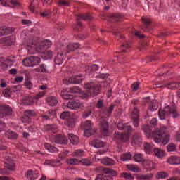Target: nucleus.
<instances>
[{"instance_id": "nucleus-1", "label": "nucleus", "mask_w": 180, "mask_h": 180, "mask_svg": "<svg viewBox=\"0 0 180 180\" xmlns=\"http://www.w3.org/2000/svg\"><path fill=\"white\" fill-rule=\"evenodd\" d=\"M84 88L86 91L80 93L82 99H86V98H89L91 95L96 96L97 95H99L101 91H102V86L100 85L95 86V84L92 82L84 84Z\"/></svg>"}, {"instance_id": "nucleus-2", "label": "nucleus", "mask_w": 180, "mask_h": 180, "mask_svg": "<svg viewBox=\"0 0 180 180\" xmlns=\"http://www.w3.org/2000/svg\"><path fill=\"white\" fill-rule=\"evenodd\" d=\"M141 130H143L147 136V137H153V136H155V134L160 135V133L164 134L165 133V127H162L160 129H157L155 131H153V127H150L148 125H143L141 127Z\"/></svg>"}, {"instance_id": "nucleus-3", "label": "nucleus", "mask_w": 180, "mask_h": 180, "mask_svg": "<svg viewBox=\"0 0 180 180\" xmlns=\"http://www.w3.org/2000/svg\"><path fill=\"white\" fill-rule=\"evenodd\" d=\"M70 93L67 91H62L60 94L63 96V99L66 101H72V99H75V95L72 94H79L81 92V89L78 86H73L70 89Z\"/></svg>"}, {"instance_id": "nucleus-4", "label": "nucleus", "mask_w": 180, "mask_h": 180, "mask_svg": "<svg viewBox=\"0 0 180 180\" xmlns=\"http://www.w3.org/2000/svg\"><path fill=\"white\" fill-rule=\"evenodd\" d=\"M83 81L84 76L82 75V74H79L77 75L72 76L68 79H64L63 84L65 85H68L69 84H71L72 85H78L79 84H82Z\"/></svg>"}, {"instance_id": "nucleus-5", "label": "nucleus", "mask_w": 180, "mask_h": 180, "mask_svg": "<svg viewBox=\"0 0 180 180\" xmlns=\"http://www.w3.org/2000/svg\"><path fill=\"white\" fill-rule=\"evenodd\" d=\"M49 140L51 143H55L56 144H60L65 146L68 144V139L67 136L63 134L52 135L50 136Z\"/></svg>"}, {"instance_id": "nucleus-6", "label": "nucleus", "mask_w": 180, "mask_h": 180, "mask_svg": "<svg viewBox=\"0 0 180 180\" xmlns=\"http://www.w3.org/2000/svg\"><path fill=\"white\" fill-rule=\"evenodd\" d=\"M160 135H158V134L153 135L152 136V137H155L154 138L155 143H162V144L165 146V144H167L169 142V135L167 134V128H165L164 134H161V132H160ZM157 136L158 137H155Z\"/></svg>"}, {"instance_id": "nucleus-7", "label": "nucleus", "mask_w": 180, "mask_h": 180, "mask_svg": "<svg viewBox=\"0 0 180 180\" xmlns=\"http://www.w3.org/2000/svg\"><path fill=\"white\" fill-rule=\"evenodd\" d=\"M113 137L115 140L122 141V143H129V140H130V134L127 132H115Z\"/></svg>"}, {"instance_id": "nucleus-8", "label": "nucleus", "mask_w": 180, "mask_h": 180, "mask_svg": "<svg viewBox=\"0 0 180 180\" xmlns=\"http://www.w3.org/2000/svg\"><path fill=\"white\" fill-rule=\"evenodd\" d=\"M131 144L133 147H140L143 144V138H141V134L136 132L132 135Z\"/></svg>"}, {"instance_id": "nucleus-9", "label": "nucleus", "mask_w": 180, "mask_h": 180, "mask_svg": "<svg viewBox=\"0 0 180 180\" xmlns=\"http://www.w3.org/2000/svg\"><path fill=\"white\" fill-rule=\"evenodd\" d=\"M100 18L103 20H107V22H120L122 20V15L119 14L108 13L107 18H109V19L108 20L105 15H100Z\"/></svg>"}, {"instance_id": "nucleus-10", "label": "nucleus", "mask_w": 180, "mask_h": 180, "mask_svg": "<svg viewBox=\"0 0 180 180\" xmlns=\"http://www.w3.org/2000/svg\"><path fill=\"white\" fill-rule=\"evenodd\" d=\"M84 106V104L79 100L70 101L68 103V108L72 110H78Z\"/></svg>"}, {"instance_id": "nucleus-11", "label": "nucleus", "mask_w": 180, "mask_h": 180, "mask_svg": "<svg viewBox=\"0 0 180 180\" xmlns=\"http://www.w3.org/2000/svg\"><path fill=\"white\" fill-rule=\"evenodd\" d=\"M100 131L104 137H108L109 136V122L107 121L101 122Z\"/></svg>"}, {"instance_id": "nucleus-12", "label": "nucleus", "mask_w": 180, "mask_h": 180, "mask_svg": "<svg viewBox=\"0 0 180 180\" xmlns=\"http://www.w3.org/2000/svg\"><path fill=\"white\" fill-rule=\"evenodd\" d=\"M67 58V53L65 51H62L60 53H58L57 56L55 57V64H57L58 65H61L63 64V62L64 60Z\"/></svg>"}, {"instance_id": "nucleus-13", "label": "nucleus", "mask_w": 180, "mask_h": 180, "mask_svg": "<svg viewBox=\"0 0 180 180\" xmlns=\"http://www.w3.org/2000/svg\"><path fill=\"white\" fill-rule=\"evenodd\" d=\"M90 144L95 148H104V147H106V143L100 139H94L90 141Z\"/></svg>"}, {"instance_id": "nucleus-14", "label": "nucleus", "mask_w": 180, "mask_h": 180, "mask_svg": "<svg viewBox=\"0 0 180 180\" xmlns=\"http://www.w3.org/2000/svg\"><path fill=\"white\" fill-rule=\"evenodd\" d=\"M169 112H171V107L169 105L165 107L163 110H159L158 115L160 120H164L165 116H169Z\"/></svg>"}, {"instance_id": "nucleus-15", "label": "nucleus", "mask_w": 180, "mask_h": 180, "mask_svg": "<svg viewBox=\"0 0 180 180\" xmlns=\"http://www.w3.org/2000/svg\"><path fill=\"white\" fill-rule=\"evenodd\" d=\"M143 165L144 169H146V171L150 172L153 171V169H155V163H154V162L151 160H145V161H143Z\"/></svg>"}, {"instance_id": "nucleus-16", "label": "nucleus", "mask_w": 180, "mask_h": 180, "mask_svg": "<svg viewBox=\"0 0 180 180\" xmlns=\"http://www.w3.org/2000/svg\"><path fill=\"white\" fill-rule=\"evenodd\" d=\"M142 21L145 25L142 26L141 29L144 32H150V26H151V23H153L151 20L146 17H142Z\"/></svg>"}, {"instance_id": "nucleus-17", "label": "nucleus", "mask_w": 180, "mask_h": 180, "mask_svg": "<svg viewBox=\"0 0 180 180\" xmlns=\"http://www.w3.org/2000/svg\"><path fill=\"white\" fill-rule=\"evenodd\" d=\"M89 20L92 21L94 20V16H92V14L90 13H86L84 14H78L77 18H76V20Z\"/></svg>"}, {"instance_id": "nucleus-18", "label": "nucleus", "mask_w": 180, "mask_h": 180, "mask_svg": "<svg viewBox=\"0 0 180 180\" xmlns=\"http://www.w3.org/2000/svg\"><path fill=\"white\" fill-rule=\"evenodd\" d=\"M4 164L7 169H10V171H15L16 166L15 165V162H13V160L11 158H7L4 162Z\"/></svg>"}, {"instance_id": "nucleus-19", "label": "nucleus", "mask_w": 180, "mask_h": 180, "mask_svg": "<svg viewBox=\"0 0 180 180\" xmlns=\"http://www.w3.org/2000/svg\"><path fill=\"white\" fill-rule=\"evenodd\" d=\"M167 162L170 165H180V157L179 156H171L167 159Z\"/></svg>"}, {"instance_id": "nucleus-20", "label": "nucleus", "mask_w": 180, "mask_h": 180, "mask_svg": "<svg viewBox=\"0 0 180 180\" xmlns=\"http://www.w3.org/2000/svg\"><path fill=\"white\" fill-rule=\"evenodd\" d=\"M37 51H39L41 54H44V57H49V58H51V55L53 54V52L51 51H47L44 50V46L40 45L39 48L37 49Z\"/></svg>"}, {"instance_id": "nucleus-21", "label": "nucleus", "mask_w": 180, "mask_h": 180, "mask_svg": "<svg viewBox=\"0 0 180 180\" xmlns=\"http://www.w3.org/2000/svg\"><path fill=\"white\" fill-rule=\"evenodd\" d=\"M101 164L106 165L108 167H112V165H115V162L113 159L110 158L105 157L101 160Z\"/></svg>"}, {"instance_id": "nucleus-22", "label": "nucleus", "mask_w": 180, "mask_h": 180, "mask_svg": "<svg viewBox=\"0 0 180 180\" xmlns=\"http://www.w3.org/2000/svg\"><path fill=\"white\" fill-rule=\"evenodd\" d=\"M34 103V98L32 96H26L22 98V105L29 106Z\"/></svg>"}, {"instance_id": "nucleus-23", "label": "nucleus", "mask_w": 180, "mask_h": 180, "mask_svg": "<svg viewBox=\"0 0 180 180\" xmlns=\"http://www.w3.org/2000/svg\"><path fill=\"white\" fill-rule=\"evenodd\" d=\"M15 32V28H11V27H2L0 29V34L1 36H6L7 34H11V33H13Z\"/></svg>"}, {"instance_id": "nucleus-24", "label": "nucleus", "mask_w": 180, "mask_h": 180, "mask_svg": "<svg viewBox=\"0 0 180 180\" xmlns=\"http://www.w3.org/2000/svg\"><path fill=\"white\" fill-rule=\"evenodd\" d=\"M44 131H51V133H57L58 131V129L57 127H56V125L48 124L46 125H44Z\"/></svg>"}, {"instance_id": "nucleus-25", "label": "nucleus", "mask_w": 180, "mask_h": 180, "mask_svg": "<svg viewBox=\"0 0 180 180\" xmlns=\"http://www.w3.org/2000/svg\"><path fill=\"white\" fill-rule=\"evenodd\" d=\"M126 168H127V169L129 171H131V172H135L136 174L141 172V169L139 168V166L136 165L128 164L126 165Z\"/></svg>"}, {"instance_id": "nucleus-26", "label": "nucleus", "mask_w": 180, "mask_h": 180, "mask_svg": "<svg viewBox=\"0 0 180 180\" xmlns=\"http://www.w3.org/2000/svg\"><path fill=\"white\" fill-rule=\"evenodd\" d=\"M79 43H73L70 44L67 46L66 52L67 54L70 53V51H74L75 50H77V49H79Z\"/></svg>"}, {"instance_id": "nucleus-27", "label": "nucleus", "mask_w": 180, "mask_h": 180, "mask_svg": "<svg viewBox=\"0 0 180 180\" xmlns=\"http://www.w3.org/2000/svg\"><path fill=\"white\" fill-rule=\"evenodd\" d=\"M77 122V120L74 117L68 118L65 122V124L69 127V129H72L73 127H75V123Z\"/></svg>"}, {"instance_id": "nucleus-28", "label": "nucleus", "mask_w": 180, "mask_h": 180, "mask_svg": "<svg viewBox=\"0 0 180 180\" xmlns=\"http://www.w3.org/2000/svg\"><path fill=\"white\" fill-rule=\"evenodd\" d=\"M153 176H154V174L153 173H148L146 174H141L139 176H136V179H138V180H151V179H153Z\"/></svg>"}, {"instance_id": "nucleus-29", "label": "nucleus", "mask_w": 180, "mask_h": 180, "mask_svg": "<svg viewBox=\"0 0 180 180\" xmlns=\"http://www.w3.org/2000/svg\"><path fill=\"white\" fill-rule=\"evenodd\" d=\"M113 109H115V105L111 104L108 108H107L106 107H103L102 109V112L104 115H107L109 117L112 115Z\"/></svg>"}, {"instance_id": "nucleus-30", "label": "nucleus", "mask_w": 180, "mask_h": 180, "mask_svg": "<svg viewBox=\"0 0 180 180\" xmlns=\"http://www.w3.org/2000/svg\"><path fill=\"white\" fill-rule=\"evenodd\" d=\"M109 74L108 73H101L98 75L96 76V78L98 82H106Z\"/></svg>"}, {"instance_id": "nucleus-31", "label": "nucleus", "mask_w": 180, "mask_h": 180, "mask_svg": "<svg viewBox=\"0 0 180 180\" xmlns=\"http://www.w3.org/2000/svg\"><path fill=\"white\" fill-rule=\"evenodd\" d=\"M46 102L49 104V106H56L58 103V101L56 97L49 96L46 98Z\"/></svg>"}, {"instance_id": "nucleus-32", "label": "nucleus", "mask_w": 180, "mask_h": 180, "mask_svg": "<svg viewBox=\"0 0 180 180\" xmlns=\"http://www.w3.org/2000/svg\"><path fill=\"white\" fill-rule=\"evenodd\" d=\"M5 136L7 137V139H10L11 140H15V139H18V134L11 130L7 131L5 133Z\"/></svg>"}, {"instance_id": "nucleus-33", "label": "nucleus", "mask_w": 180, "mask_h": 180, "mask_svg": "<svg viewBox=\"0 0 180 180\" xmlns=\"http://www.w3.org/2000/svg\"><path fill=\"white\" fill-rule=\"evenodd\" d=\"M36 8H39V1L34 0L29 6V9L31 11V12H32V13H36Z\"/></svg>"}, {"instance_id": "nucleus-34", "label": "nucleus", "mask_w": 180, "mask_h": 180, "mask_svg": "<svg viewBox=\"0 0 180 180\" xmlns=\"http://www.w3.org/2000/svg\"><path fill=\"white\" fill-rule=\"evenodd\" d=\"M45 148L48 150L49 153H58V148L54 146H51L50 143H45Z\"/></svg>"}, {"instance_id": "nucleus-35", "label": "nucleus", "mask_w": 180, "mask_h": 180, "mask_svg": "<svg viewBox=\"0 0 180 180\" xmlns=\"http://www.w3.org/2000/svg\"><path fill=\"white\" fill-rule=\"evenodd\" d=\"M2 110L5 116H11V115H12V108L9 107V105H4Z\"/></svg>"}, {"instance_id": "nucleus-36", "label": "nucleus", "mask_w": 180, "mask_h": 180, "mask_svg": "<svg viewBox=\"0 0 180 180\" xmlns=\"http://www.w3.org/2000/svg\"><path fill=\"white\" fill-rule=\"evenodd\" d=\"M169 115H172L174 119H176V117H179V113H178V110H176V108L174 105L170 107Z\"/></svg>"}, {"instance_id": "nucleus-37", "label": "nucleus", "mask_w": 180, "mask_h": 180, "mask_svg": "<svg viewBox=\"0 0 180 180\" xmlns=\"http://www.w3.org/2000/svg\"><path fill=\"white\" fill-rule=\"evenodd\" d=\"M106 174L107 175H109L111 174L112 176H117V172L115 171L112 169L108 168V167H104V173Z\"/></svg>"}, {"instance_id": "nucleus-38", "label": "nucleus", "mask_w": 180, "mask_h": 180, "mask_svg": "<svg viewBox=\"0 0 180 180\" xmlns=\"http://www.w3.org/2000/svg\"><path fill=\"white\" fill-rule=\"evenodd\" d=\"M134 160L136 162H142L143 163L146 159L143 158V155L140 153L135 154L134 156Z\"/></svg>"}, {"instance_id": "nucleus-39", "label": "nucleus", "mask_w": 180, "mask_h": 180, "mask_svg": "<svg viewBox=\"0 0 180 180\" xmlns=\"http://www.w3.org/2000/svg\"><path fill=\"white\" fill-rule=\"evenodd\" d=\"M157 179H165L168 178V173L165 172H159L156 174Z\"/></svg>"}, {"instance_id": "nucleus-40", "label": "nucleus", "mask_w": 180, "mask_h": 180, "mask_svg": "<svg viewBox=\"0 0 180 180\" xmlns=\"http://www.w3.org/2000/svg\"><path fill=\"white\" fill-rule=\"evenodd\" d=\"M95 133H96V129H92V128H91L89 129H85L84 135L85 137H91V136L95 134Z\"/></svg>"}, {"instance_id": "nucleus-41", "label": "nucleus", "mask_w": 180, "mask_h": 180, "mask_svg": "<svg viewBox=\"0 0 180 180\" xmlns=\"http://www.w3.org/2000/svg\"><path fill=\"white\" fill-rule=\"evenodd\" d=\"M95 180H113V178H112V176H105L103 174H98L96 176Z\"/></svg>"}, {"instance_id": "nucleus-42", "label": "nucleus", "mask_w": 180, "mask_h": 180, "mask_svg": "<svg viewBox=\"0 0 180 180\" xmlns=\"http://www.w3.org/2000/svg\"><path fill=\"white\" fill-rule=\"evenodd\" d=\"M121 178L129 180H134V176H133L130 173L122 172L120 174Z\"/></svg>"}, {"instance_id": "nucleus-43", "label": "nucleus", "mask_w": 180, "mask_h": 180, "mask_svg": "<svg viewBox=\"0 0 180 180\" xmlns=\"http://www.w3.org/2000/svg\"><path fill=\"white\" fill-rule=\"evenodd\" d=\"M167 86L169 89H176L180 88V83L169 82L167 84Z\"/></svg>"}, {"instance_id": "nucleus-44", "label": "nucleus", "mask_w": 180, "mask_h": 180, "mask_svg": "<svg viewBox=\"0 0 180 180\" xmlns=\"http://www.w3.org/2000/svg\"><path fill=\"white\" fill-rule=\"evenodd\" d=\"M67 162L69 165H78L81 161L77 158H70L67 160Z\"/></svg>"}, {"instance_id": "nucleus-45", "label": "nucleus", "mask_w": 180, "mask_h": 180, "mask_svg": "<svg viewBox=\"0 0 180 180\" xmlns=\"http://www.w3.org/2000/svg\"><path fill=\"white\" fill-rule=\"evenodd\" d=\"M30 58L32 67H34V65H38L41 61L40 58L37 56H30Z\"/></svg>"}, {"instance_id": "nucleus-46", "label": "nucleus", "mask_w": 180, "mask_h": 180, "mask_svg": "<svg viewBox=\"0 0 180 180\" xmlns=\"http://www.w3.org/2000/svg\"><path fill=\"white\" fill-rule=\"evenodd\" d=\"M22 64L25 67H33L30 56L22 60Z\"/></svg>"}, {"instance_id": "nucleus-47", "label": "nucleus", "mask_w": 180, "mask_h": 180, "mask_svg": "<svg viewBox=\"0 0 180 180\" xmlns=\"http://www.w3.org/2000/svg\"><path fill=\"white\" fill-rule=\"evenodd\" d=\"M12 89L7 87L6 89H5L2 94L3 95H4L5 98H11V95H12Z\"/></svg>"}, {"instance_id": "nucleus-48", "label": "nucleus", "mask_w": 180, "mask_h": 180, "mask_svg": "<svg viewBox=\"0 0 180 180\" xmlns=\"http://www.w3.org/2000/svg\"><path fill=\"white\" fill-rule=\"evenodd\" d=\"M82 126L84 130H89V129H92V121L86 120L82 124Z\"/></svg>"}, {"instance_id": "nucleus-49", "label": "nucleus", "mask_w": 180, "mask_h": 180, "mask_svg": "<svg viewBox=\"0 0 180 180\" xmlns=\"http://www.w3.org/2000/svg\"><path fill=\"white\" fill-rule=\"evenodd\" d=\"M24 114L25 116L29 117L30 119H32V117H34L36 116V112H34V110H27L24 112Z\"/></svg>"}, {"instance_id": "nucleus-50", "label": "nucleus", "mask_w": 180, "mask_h": 180, "mask_svg": "<svg viewBox=\"0 0 180 180\" xmlns=\"http://www.w3.org/2000/svg\"><path fill=\"white\" fill-rule=\"evenodd\" d=\"M68 138L70 141H71V143H72L73 144H75V143L78 141V136L74 135V134H69Z\"/></svg>"}, {"instance_id": "nucleus-51", "label": "nucleus", "mask_w": 180, "mask_h": 180, "mask_svg": "<svg viewBox=\"0 0 180 180\" xmlns=\"http://www.w3.org/2000/svg\"><path fill=\"white\" fill-rule=\"evenodd\" d=\"M157 109H158V104L155 102L150 103L148 110H150V112H155V110H157Z\"/></svg>"}, {"instance_id": "nucleus-52", "label": "nucleus", "mask_w": 180, "mask_h": 180, "mask_svg": "<svg viewBox=\"0 0 180 180\" xmlns=\"http://www.w3.org/2000/svg\"><path fill=\"white\" fill-rule=\"evenodd\" d=\"M154 153L156 157H159V158H161L162 157H164V150L160 149V148H155Z\"/></svg>"}, {"instance_id": "nucleus-53", "label": "nucleus", "mask_w": 180, "mask_h": 180, "mask_svg": "<svg viewBox=\"0 0 180 180\" xmlns=\"http://www.w3.org/2000/svg\"><path fill=\"white\" fill-rule=\"evenodd\" d=\"M129 160H131V154L129 153L121 155V161H129Z\"/></svg>"}, {"instance_id": "nucleus-54", "label": "nucleus", "mask_w": 180, "mask_h": 180, "mask_svg": "<svg viewBox=\"0 0 180 180\" xmlns=\"http://www.w3.org/2000/svg\"><path fill=\"white\" fill-rule=\"evenodd\" d=\"M70 112L69 111H64L61 112L60 117V119H63L64 120L68 117H70Z\"/></svg>"}, {"instance_id": "nucleus-55", "label": "nucleus", "mask_w": 180, "mask_h": 180, "mask_svg": "<svg viewBox=\"0 0 180 180\" xmlns=\"http://www.w3.org/2000/svg\"><path fill=\"white\" fill-rule=\"evenodd\" d=\"M132 120L134 127H139L140 117H132Z\"/></svg>"}, {"instance_id": "nucleus-56", "label": "nucleus", "mask_w": 180, "mask_h": 180, "mask_svg": "<svg viewBox=\"0 0 180 180\" xmlns=\"http://www.w3.org/2000/svg\"><path fill=\"white\" fill-rule=\"evenodd\" d=\"M40 15L42 16V18H46L51 15V11H50V10H45L44 11H41Z\"/></svg>"}, {"instance_id": "nucleus-57", "label": "nucleus", "mask_w": 180, "mask_h": 180, "mask_svg": "<svg viewBox=\"0 0 180 180\" xmlns=\"http://www.w3.org/2000/svg\"><path fill=\"white\" fill-rule=\"evenodd\" d=\"M114 36H116V37L118 39H120L121 40H124V35L122 34V32L119 31H115L113 32Z\"/></svg>"}, {"instance_id": "nucleus-58", "label": "nucleus", "mask_w": 180, "mask_h": 180, "mask_svg": "<svg viewBox=\"0 0 180 180\" xmlns=\"http://www.w3.org/2000/svg\"><path fill=\"white\" fill-rule=\"evenodd\" d=\"M84 152L82 150H75L73 153V157H82Z\"/></svg>"}, {"instance_id": "nucleus-59", "label": "nucleus", "mask_w": 180, "mask_h": 180, "mask_svg": "<svg viewBox=\"0 0 180 180\" xmlns=\"http://www.w3.org/2000/svg\"><path fill=\"white\" fill-rule=\"evenodd\" d=\"M105 171V167L103 166H98L95 168V172L98 174H103Z\"/></svg>"}, {"instance_id": "nucleus-60", "label": "nucleus", "mask_w": 180, "mask_h": 180, "mask_svg": "<svg viewBox=\"0 0 180 180\" xmlns=\"http://www.w3.org/2000/svg\"><path fill=\"white\" fill-rule=\"evenodd\" d=\"M176 148V146H175V144L174 143H170L167 147V150L169 153H171V151H175Z\"/></svg>"}, {"instance_id": "nucleus-61", "label": "nucleus", "mask_w": 180, "mask_h": 180, "mask_svg": "<svg viewBox=\"0 0 180 180\" xmlns=\"http://www.w3.org/2000/svg\"><path fill=\"white\" fill-rule=\"evenodd\" d=\"M126 127H127V124H124L123 122H119L117 124L118 130H125Z\"/></svg>"}, {"instance_id": "nucleus-62", "label": "nucleus", "mask_w": 180, "mask_h": 180, "mask_svg": "<svg viewBox=\"0 0 180 180\" xmlns=\"http://www.w3.org/2000/svg\"><path fill=\"white\" fill-rule=\"evenodd\" d=\"M30 120L31 118L27 117V115H26V114L24 113V115L21 118V122H22V123H30Z\"/></svg>"}, {"instance_id": "nucleus-63", "label": "nucleus", "mask_w": 180, "mask_h": 180, "mask_svg": "<svg viewBox=\"0 0 180 180\" xmlns=\"http://www.w3.org/2000/svg\"><path fill=\"white\" fill-rule=\"evenodd\" d=\"M58 6H70V2L65 1H59Z\"/></svg>"}, {"instance_id": "nucleus-64", "label": "nucleus", "mask_w": 180, "mask_h": 180, "mask_svg": "<svg viewBox=\"0 0 180 180\" xmlns=\"http://www.w3.org/2000/svg\"><path fill=\"white\" fill-rule=\"evenodd\" d=\"M22 89V85L13 86L11 87V92H18Z\"/></svg>"}]
</instances>
